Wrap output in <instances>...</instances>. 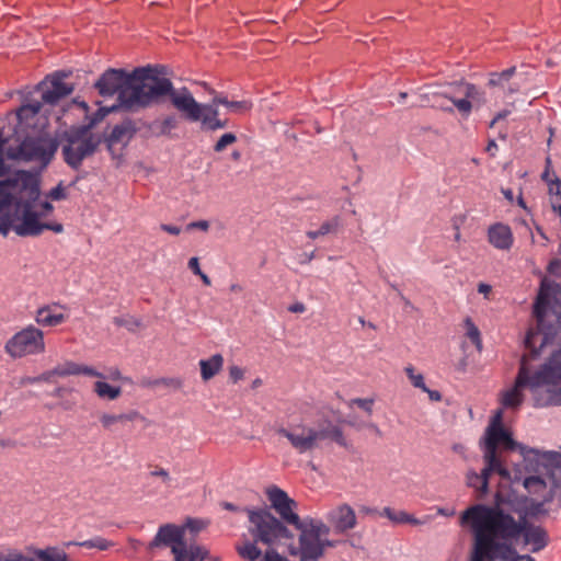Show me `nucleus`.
<instances>
[{
    "instance_id": "0e129e2a",
    "label": "nucleus",
    "mask_w": 561,
    "mask_h": 561,
    "mask_svg": "<svg viewBox=\"0 0 561 561\" xmlns=\"http://www.w3.org/2000/svg\"><path fill=\"white\" fill-rule=\"evenodd\" d=\"M110 378L112 380H126V381H129V378L123 377L121 371L117 368L111 370Z\"/></svg>"
},
{
    "instance_id": "4468645a",
    "label": "nucleus",
    "mask_w": 561,
    "mask_h": 561,
    "mask_svg": "<svg viewBox=\"0 0 561 561\" xmlns=\"http://www.w3.org/2000/svg\"><path fill=\"white\" fill-rule=\"evenodd\" d=\"M65 77L66 73L56 72L38 83L37 90L42 94L43 103L55 105L58 101L72 93L73 87L64 82Z\"/></svg>"
},
{
    "instance_id": "774afa93",
    "label": "nucleus",
    "mask_w": 561,
    "mask_h": 561,
    "mask_svg": "<svg viewBox=\"0 0 561 561\" xmlns=\"http://www.w3.org/2000/svg\"><path fill=\"white\" fill-rule=\"evenodd\" d=\"M288 310L290 312H299V313H301V312L305 311V305L301 304V302H297V304H294V305L289 306Z\"/></svg>"
},
{
    "instance_id": "dca6fc26",
    "label": "nucleus",
    "mask_w": 561,
    "mask_h": 561,
    "mask_svg": "<svg viewBox=\"0 0 561 561\" xmlns=\"http://www.w3.org/2000/svg\"><path fill=\"white\" fill-rule=\"evenodd\" d=\"M184 528L174 524H164L159 527L153 539L148 543L147 549L152 551L156 548L161 546L170 547H179L185 542L184 539Z\"/></svg>"
},
{
    "instance_id": "473e14b6",
    "label": "nucleus",
    "mask_w": 561,
    "mask_h": 561,
    "mask_svg": "<svg viewBox=\"0 0 561 561\" xmlns=\"http://www.w3.org/2000/svg\"><path fill=\"white\" fill-rule=\"evenodd\" d=\"M463 322H465V327L467 329V333H466L467 336L470 339V341L477 347V350L479 352H481L482 351V339H481L480 330L478 329V327L474 324V322L472 321V319L470 317H467Z\"/></svg>"
},
{
    "instance_id": "c9c22d12",
    "label": "nucleus",
    "mask_w": 561,
    "mask_h": 561,
    "mask_svg": "<svg viewBox=\"0 0 561 561\" xmlns=\"http://www.w3.org/2000/svg\"><path fill=\"white\" fill-rule=\"evenodd\" d=\"M238 553L240 557L250 561H255L262 554V551L256 547L254 542H247L242 547H238Z\"/></svg>"
},
{
    "instance_id": "cd10ccee",
    "label": "nucleus",
    "mask_w": 561,
    "mask_h": 561,
    "mask_svg": "<svg viewBox=\"0 0 561 561\" xmlns=\"http://www.w3.org/2000/svg\"><path fill=\"white\" fill-rule=\"evenodd\" d=\"M36 561H71L64 549L47 547L45 549H33Z\"/></svg>"
},
{
    "instance_id": "c03bdc74",
    "label": "nucleus",
    "mask_w": 561,
    "mask_h": 561,
    "mask_svg": "<svg viewBox=\"0 0 561 561\" xmlns=\"http://www.w3.org/2000/svg\"><path fill=\"white\" fill-rule=\"evenodd\" d=\"M353 403L356 404L357 407H359L360 409L365 410L369 414L373 411V404H374V400L373 399H360V398H357V399L353 400Z\"/></svg>"
},
{
    "instance_id": "5fc2aeb1",
    "label": "nucleus",
    "mask_w": 561,
    "mask_h": 561,
    "mask_svg": "<svg viewBox=\"0 0 561 561\" xmlns=\"http://www.w3.org/2000/svg\"><path fill=\"white\" fill-rule=\"evenodd\" d=\"M506 561H536V559L529 554H517L515 551V553L510 556Z\"/></svg>"
},
{
    "instance_id": "ea45409f",
    "label": "nucleus",
    "mask_w": 561,
    "mask_h": 561,
    "mask_svg": "<svg viewBox=\"0 0 561 561\" xmlns=\"http://www.w3.org/2000/svg\"><path fill=\"white\" fill-rule=\"evenodd\" d=\"M306 529L310 533H313V531L317 533L319 539L321 538V536H327L330 533L329 526H327L325 524H323L320 520L319 522L311 520L309 526L306 527Z\"/></svg>"
},
{
    "instance_id": "f03ea898",
    "label": "nucleus",
    "mask_w": 561,
    "mask_h": 561,
    "mask_svg": "<svg viewBox=\"0 0 561 561\" xmlns=\"http://www.w3.org/2000/svg\"><path fill=\"white\" fill-rule=\"evenodd\" d=\"M41 180L30 171H18L0 181V233L13 230L20 237H37L44 230L61 233L60 222H42L41 218L53 213L54 206L41 198Z\"/></svg>"
},
{
    "instance_id": "052dcab7",
    "label": "nucleus",
    "mask_w": 561,
    "mask_h": 561,
    "mask_svg": "<svg viewBox=\"0 0 561 561\" xmlns=\"http://www.w3.org/2000/svg\"><path fill=\"white\" fill-rule=\"evenodd\" d=\"M9 168L4 160V151H0V178L7 175Z\"/></svg>"
},
{
    "instance_id": "603ef678",
    "label": "nucleus",
    "mask_w": 561,
    "mask_h": 561,
    "mask_svg": "<svg viewBox=\"0 0 561 561\" xmlns=\"http://www.w3.org/2000/svg\"><path fill=\"white\" fill-rule=\"evenodd\" d=\"M138 417H140V414L138 411H130L128 413L117 414V419L119 422L134 421Z\"/></svg>"
},
{
    "instance_id": "4c0bfd02",
    "label": "nucleus",
    "mask_w": 561,
    "mask_h": 561,
    "mask_svg": "<svg viewBox=\"0 0 561 561\" xmlns=\"http://www.w3.org/2000/svg\"><path fill=\"white\" fill-rule=\"evenodd\" d=\"M237 141V136L233 133H226L214 145L215 152H222L228 146Z\"/></svg>"
},
{
    "instance_id": "09e8293b",
    "label": "nucleus",
    "mask_w": 561,
    "mask_h": 561,
    "mask_svg": "<svg viewBox=\"0 0 561 561\" xmlns=\"http://www.w3.org/2000/svg\"><path fill=\"white\" fill-rule=\"evenodd\" d=\"M176 126V119L174 116H167L162 123H161V130L162 133L170 131L171 129L175 128Z\"/></svg>"
},
{
    "instance_id": "13d9d810",
    "label": "nucleus",
    "mask_w": 561,
    "mask_h": 561,
    "mask_svg": "<svg viewBox=\"0 0 561 561\" xmlns=\"http://www.w3.org/2000/svg\"><path fill=\"white\" fill-rule=\"evenodd\" d=\"M150 474L152 477H160V478H162L164 482H168L170 480L169 472L165 469H163V468H159L157 470H153V471L150 472Z\"/></svg>"
},
{
    "instance_id": "6e6552de",
    "label": "nucleus",
    "mask_w": 561,
    "mask_h": 561,
    "mask_svg": "<svg viewBox=\"0 0 561 561\" xmlns=\"http://www.w3.org/2000/svg\"><path fill=\"white\" fill-rule=\"evenodd\" d=\"M173 106L190 122H201L206 131H215L228 127V119L218 117V108L211 103H198L187 88H182V94L175 95Z\"/></svg>"
},
{
    "instance_id": "c85d7f7f",
    "label": "nucleus",
    "mask_w": 561,
    "mask_h": 561,
    "mask_svg": "<svg viewBox=\"0 0 561 561\" xmlns=\"http://www.w3.org/2000/svg\"><path fill=\"white\" fill-rule=\"evenodd\" d=\"M492 472H496V469L488 470V462H485V467L483 468L481 474H478L473 471L468 473V485L471 488H476L483 494L486 493L489 485V477Z\"/></svg>"
},
{
    "instance_id": "69168bd1",
    "label": "nucleus",
    "mask_w": 561,
    "mask_h": 561,
    "mask_svg": "<svg viewBox=\"0 0 561 561\" xmlns=\"http://www.w3.org/2000/svg\"><path fill=\"white\" fill-rule=\"evenodd\" d=\"M221 507L224 510H227V511H231V512H240V511H243L244 512V508L241 510L240 507H238L237 505H234L233 503H230V502H221Z\"/></svg>"
},
{
    "instance_id": "423d86ee",
    "label": "nucleus",
    "mask_w": 561,
    "mask_h": 561,
    "mask_svg": "<svg viewBox=\"0 0 561 561\" xmlns=\"http://www.w3.org/2000/svg\"><path fill=\"white\" fill-rule=\"evenodd\" d=\"M276 433L287 438L298 454H306L318 448L320 442L324 439H331L343 447L347 445L343 430L330 421L327 422L325 426H320L319 428L306 424H297L290 428L279 427L276 430Z\"/></svg>"
},
{
    "instance_id": "f704fd0d",
    "label": "nucleus",
    "mask_w": 561,
    "mask_h": 561,
    "mask_svg": "<svg viewBox=\"0 0 561 561\" xmlns=\"http://www.w3.org/2000/svg\"><path fill=\"white\" fill-rule=\"evenodd\" d=\"M516 68L511 67L500 72H492L489 79V85L497 87L503 85L504 82L508 81L515 73Z\"/></svg>"
},
{
    "instance_id": "4be33fe9",
    "label": "nucleus",
    "mask_w": 561,
    "mask_h": 561,
    "mask_svg": "<svg viewBox=\"0 0 561 561\" xmlns=\"http://www.w3.org/2000/svg\"><path fill=\"white\" fill-rule=\"evenodd\" d=\"M54 373L58 377L84 375L89 377L104 378V375L94 369L93 367L78 364L71 360H68L61 365L56 366L54 368Z\"/></svg>"
},
{
    "instance_id": "58836bf2",
    "label": "nucleus",
    "mask_w": 561,
    "mask_h": 561,
    "mask_svg": "<svg viewBox=\"0 0 561 561\" xmlns=\"http://www.w3.org/2000/svg\"><path fill=\"white\" fill-rule=\"evenodd\" d=\"M67 198L66 188L62 185V182H59L57 186L53 187L47 194L46 199L51 201H62Z\"/></svg>"
},
{
    "instance_id": "9b49d317",
    "label": "nucleus",
    "mask_w": 561,
    "mask_h": 561,
    "mask_svg": "<svg viewBox=\"0 0 561 561\" xmlns=\"http://www.w3.org/2000/svg\"><path fill=\"white\" fill-rule=\"evenodd\" d=\"M59 141L47 133H39L35 136H25L20 142L16 151V159L31 162L46 169L55 157Z\"/></svg>"
},
{
    "instance_id": "5701e85b",
    "label": "nucleus",
    "mask_w": 561,
    "mask_h": 561,
    "mask_svg": "<svg viewBox=\"0 0 561 561\" xmlns=\"http://www.w3.org/2000/svg\"><path fill=\"white\" fill-rule=\"evenodd\" d=\"M171 552L174 561H204L208 556V551L205 548L201 546H191L188 548L186 542L179 547H172Z\"/></svg>"
},
{
    "instance_id": "c756f323",
    "label": "nucleus",
    "mask_w": 561,
    "mask_h": 561,
    "mask_svg": "<svg viewBox=\"0 0 561 561\" xmlns=\"http://www.w3.org/2000/svg\"><path fill=\"white\" fill-rule=\"evenodd\" d=\"M382 516H386L391 522L396 524H412V525H420L421 522L415 518L413 515L408 514L403 511H394L390 507H385L381 513Z\"/></svg>"
},
{
    "instance_id": "a211bd4d",
    "label": "nucleus",
    "mask_w": 561,
    "mask_h": 561,
    "mask_svg": "<svg viewBox=\"0 0 561 561\" xmlns=\"http://www.w3.org/2000/svg\"><path fill=\"white\" fill-rule=\"evenodd\" d=\"M459 92L463 94V98H454V96H447L453 104L456 106V108L465 116L468 117L472 111V104L474 102L481 103L484 100L483 92L480 91V89L469 82H461L458 84Z\"/></svg>"
},
{
    "instance_id": "bf43d9fd",
    "label": "nucleus",
    "mask_w": 561,
    "mask_h": 561,
    "mask_svg": "<svg viewBox=\"0 0 561 561\" xmlns=\"http://www.w3.org/2000/svg\"><path fill=\"white\" fill-rule=\"evenodd\" d=\"M510 115V111L508 110H503L501 112H499L494 117L493 119L491 121L490 123V127H493L501 119H504L505 117H507Z\"/></svg>"
},
{
    "instance_id": "72a5a7b5",
    "label": "nucleus",
    "mask_w": 561,
    "mask_h": 561,
    "mask_svg": "<svg viewBox=\"0 0 561 561\" xmlns=\"http://www.w3.org/2000/svg\"><path fill=\"white\" fill-rule=\"evenodd\" d=\"M70 545H75V542L67 543V546H70ZM76 545H78L80 547L89 548V549L95 548L100 551L107 550L113 546V543L110 540H107L103 537H100V536H96L89 540H84L82 542H76Z\"/></svg>"
},
{
    "instance_id": "39448f33",
    "label": "nucleus",
    "mask_w": 561,
    "mask_h": 561,
    "mask_svg": "<svg viewBox=\"0 0 561 561\" xmlns=\"http://www.w3.org/2000/svg\"><path fill=\"white\" fill-rule=\"evenodd\" d=\"M76 104L84 112L89 122L81 126H73L64 133L61 138V157L70 169L79 171L83 161L92 157L100 145V139L90 133V129L103 121L116 106L99 107L92 116L89 117L88 104L84 101H76Z\"/></svg>"
},
{
    "instance_id": "4d7b16f0",
    "label": "nucleus",
    "mask_w": 561,
    "mask_h": 561,
    "mask_svg": "<svg viewBox=\"0 0 561 561\" xmlns=\"http://www.w3.org/2000/svg\"><path fill=\"white\" fill-rule=\"evenodd\" d=\"M161 230L170 233V234H173V236H178L180 234L181 232V228L178 227V226H173V225H168V224H162L161 225Z\"/></svg>"
},
{
    "instance_id": "1a4fd4ad",
    "label": "nucleus",
    "mask_w": 561,
    "mask_h": 561,
    "mask_svg": "<svg viewBox=\"0 0 561 561\" xmlns=\"http://www.w3.org/2000/svg\"><path fill=\"white\" fill-rule=\"evenodd\" d=\"M499 446H502L507 450H515L516 448H519L524 457H527L529 454L537 453V450L533 448L527 449L525 446L516 443L511 433L503 426L488 427L484 437L480 440V447L483 451L484 461L488 462V470L496 469V473L502 477H507L508 471L497 457L496 449Z\"/></svg>"
},
{
    "instance_id": "20e7f679",
    "label": "nucleus",
    "mask_w": 561,
    "mask_h": 561,
    "mask_svg": "<svg viewBox=\"0 0 561 561\" xmlns=\"http://www.w3.org/2000/svg\"><path fill=\"white\" fill-rule=\"evenodd\" d=\"M127 79L118 104L126 110L148 106L163 96L173 104L174 96L182 94V89L175 90L170 79L158 77L150 66L135 68Z\"/></svg>"
},
{
    "instance_id": "2f4dec72",
    "label": "nucleus",
    "mask_w": 561,
    "mask_h": 561,
    "mask_svg": "<svg viewBox=\"0 0 561 561\" xmlns=\"http://www.w3.org/2000/svg\"><path fill=\"white\" fill-rule=\"evenodd\" d=\"M42 108V102L35 101L32 103L23 104L16 111V117L19 123L22 124L27 122L30 118H34Z\"/></svg>"
},
{
    "instance_id": "f3484780",
    "label": "nucleus",
    "mask_w": 561,
    "mask_h": 561,
    "mask_svg": "<svg viewBox=\"0 0 561 561\" xmlns=\"http://www.w3.org/2000/svg\"><path fill=\"white\" fill-rule=\"evenodd\" d=\"M131 122H123L113 127L106 138V147L113 158H119L122 150L128 145L135 134Z\"/></svg>"
},
{
    "instance_id": "79ce46f5",
    "label": "nucleus",
    "mask_w": 561,
    "mask_h": 561,
    "mask_svg": "<svg viewBox=\"0 0 561 561\" xmlns=\"http://www.w3.org/2000/svg\"><path fill=\"white\" fill-rule=\"evenodd\" d=\"M114 323L117 327H126L130 331L134 330L133 327H140V324H141L140 320H138V319H133V321L129 322V321H127V320H125L123 318H119V317L114 318Z\"/></svg>"
},
{
    "instance_id": "b1692460",
    "label": "nucleus",
    "mask_w": 561,
    "mask_h": 561,
    "mask_svg": "<svg viewBox=\"0 0 561 561\" xmlns=\"http://www.w3.org/2000/svg\"><path fill=\"white\" fill-rule=\"evenodd\" d=\"M66 317L56 312L51 306H44L37 309L35 321L42 327H57L65 322Z\"/></svg>"
},
{
    "instance_id": "f8f14e48",
    "label": "nucleus",
    "mask_w": 561,
    "mask_h": 561,
    "mask_svg": "<svg viewBox=\"0 0 561 561\" xmlns=\"http://www.w3.org/2000/svg\"><path fill=\"white\" fill-rule=\"evenodd\" d=\"M4 350L12 358L42 354L45 351L44 333L34 325H27L10 337Z\"/></svg>"
},
{
    "instance_id": "7c9ffc66",
    "label": "nucleus",
    "mask_w": 561,
    "mask_h": 561,
    "mask_svg": "<svg viewBox=\"0 0 561 561\" xmlns=\"http://www.w3.org/2000/svg\"><path fill=\"white\" fill-rule=\"evenodd\" d=\"M94 392L101 399L115 400L121 396L122 389L121 387H114L105 381L99 380L94 383Z\"/></svg>"
},
{
    "instance_id": "8fccbe9b",
    "label": "nucleus",
    "mask_w": 561,
    "mask_h": 561,
    "mask_svg": "<svg viewBox=\"0 0 561 561\" xmlns=\"http://www.w3.org/2000/svg\"><path fill=\"white\" fill-rule=\"evenodd\" d=\"M264 561H288L285 557L280 556L276 550H266Z\"/></svg>"
},
{
    "instance_id": "a878e982",
    "label": "nucleus",
    "mask_w": 561,
    "mask_h": 561,
    "mask_svg": "<svg viewBox=\"0 0 561 561\" xmlns=\"http://www.w3.org/2000/svg\"><path fill=\"white\" fill-rule=\"evenodd\" d=\"M210 103L217 108L219 105H224L233 113H245L252 108V103L249 101H229L228 98L222 94H216Z\"/></svg>"
},
{
    "instance_id": "2eb2a0df",
    "label": "nucleus",
    "mask_w": 561,
    "mask_h": 561,
    "mask_svg": "<svg viewBox=\"0 0 561 561\" xmlns=\"http://www.w3.org/2000/svg\"><path fill=\"white\" fill-rule=\"evenodd\" d=\"M129 72L124 69H107L94 83L99 93L104 96H113L117 94L118 102L121 101L122 91L127 82Z\"/></svg>"
},
{
    "instance_id": "6ab92c4d",
    "label": "nucleus",
    "mask_w": 561,
    "mask_h": 561,
    "mask_svg": "<svg viewBox=\"0 0 561 561\" xmlns=\"http://www.w3.org/2000/svg\"><path fill=\"white\" fill-rule=\"evenodd\" d=\"M299 530L300 560L317 561L323 554L324 545L318 538L317 533L308 531L304 524Z\"/></svg>"
},
{
    "instance_id": "680f3d73",
    "label": "nucleus",
    "mask_w": 561,
    "mask_h": 561,
    "mask_svg": "<svg viewBox=\"0 0 561 561\" xmlns=\"http://www.w3.org/2000/svg\"><path fill=\"white\" fill-rule=\"evenodd\" d=\"M497 144L495 142L494 139H490L488 145H486V148H485V151L491 156V157H494L496 151H497Z\"/></svg>"
},
{
    "instance_id": "338daca9",
    "label": "nucleus",
    "mask_w": 561,
    "mask_h": 561,
    "mask_svg": "<svg viewBox=\"0 0 561 561\" xmlns=\"http://www.w3.org/2000/svg\"><path fill=\"white\" fill-rule=\"evenodd\" d=\"M491 289H492V287H491V285H489V284L480 283V284L478 285V291H479L480 294H483L484 296H486V295L491 291Z\"/></svg>"
},
{
    "instance_id": "aec40b11",
    "label": "nucleus",
    "mask_w": 561,
    "mask_h": 561,
    "mask_svg": "<svg viewBox=\"0 0 561 561\" xmlns=\"http://www.w3.org/2000/svg\"><path fill=\"white\" fill-rule=\"evenodd\" d=\"M327 520L336 534H344L356 526L355 512L347 504H342L331 510L327 515Z\"/></svg>"
},
{
    "instance_id": "0eeeda50",
    "label": "nucleus",
    "mask_w": 561,
    "mask_h": 561,
    "mask_svg": "<svg viewBox=\"0 0 561 561\" xmlns=\"http://www.w3.org/2000/svg\"><path fill=\"white\" fill-rule=\"evenodd\" d=\"M553 286L546 279L541 280L540 287L533 306V314L536 319V328H530L525 337V346L529 350L533 358L540 354L541 348L547 345L556 333L552 323L546 322V317L551 309V295Z\"/></svg>"
},
{
    "instance_id": "6e6d98bb",
    "label": "nucleus",
    "mask_w": 561,
    "mask_h": 561,
    "mask_svg": "<svg viewBox=\"0 0 561 561\" xmlns=\"http://www.w3.org/2000/svg\"><path fill=\"white\" fill-rule=\"evenodd\" d=\"M188 267L195 275L201 274V272H203L199 267L198 257L196 256L190 259Z\"/></svg>"
},
{
    "instance_id": "ddd939ff",
    "label": "nucleus",
    "mask_w": 561,
    "mask_h": 561,
    "mask_svg": "<svg viewBox=\"0 0 561 561\" xmlns=\"http://www.w3.org/2000/svg\"><path fill=\"white\" fill-rule=\"evenodd\" d=\"M267 497L272 507L279 514L283 522L293 525L296 529H301L302 522L298 514L294 512L297 504L285 491L277 486H273L267 490Z\"/></svg>"
},
{
    "instance_id": "864d4df0",
    "label": "nucleus",
    "mask_w": 561,
    "mask_h": 561,
    "mask_svg": "<svg viewBox=\"0 0 561 561\" xmlns=\"http://www.w3.org/2000/svg\"><path fill=\"white\" fill-rule=\"evenodd\" d=\"M422 391L426 392L428 394V398L431 401L439 402L442 400V393L438 390H432L427 387L423 389Z\"/></svg>"
},
{
    "instance_id": "37998d69",
    "label": "nucleus",
    "mask_w": 561,
    "mask_h": 561,
    "mask_svg": "<svg viewBox=\"0 0 561 561\" xmlns=\"http://www.w3.org/2000/svg\"><path fill=\"white\" fill-rule=\"evenodd\" d=\"M244 376V370L239 366H230L229 367V378L230 380L236 383L239 380H241Z\"/></svg>"
},
{
    "instance_id": "e2e57ef3",
    "label": "nucleus",
    "mask_w": 561,
    "mask_h": 561,
    "mask_svg": "<svg viewBox=\"0 0 561 561\" xmlns=\"http://www.w3.org/2000/svg\"><path fill=\"white\" fill-rule=\"evenodd\" d=\"M140 386L145 387V388H152V387L160 386L159 378H157V379H144V380H141Z\"/></svg>"
},
{
    "instance_id": "f257e3e1",
    "label": "nucleus",
    "mask_w": 561,
    "mask_h": 561,
    "mask_svg": "<svg viewBox=\"0 0 561 561\" xmlns=\"http://www.w3.org/2000/svg\"><path fill=\"white\" fill-rule=\"evenodd\" d=\"M461 523L469 524L473 534L469 561L507 560L515 553L514 543L520 537L535 553L549 543L548 533L542 526L528 523L525 516L515 519L499 506L472 505L462 513Z\"/></svg>"
},
{
    "instance_id": "a19ab883",
    "label": "nucleus",
    "mask_w": 561,
    "mask_h": 561,
    "mask_svg": "<svg viewBox=\"0 0 561 561\" xmlns=\"http://www.w3.org/2000/svg\"><path fill=\"white\" fill-rule=\"evenodd\" d=\"M0 561H36V559L25 556L18 550L9 551L5 556L1 553Z\"/></svg>"
},
{
    "instance_id": "e433bc0d",
    "label": "nucleus",
    "mask_w": 561,
    "mask_h": 561,
    "mask_svg": "<svg viewBox=\"0 0 561 561\" xmlns=\"http://www.w3.org/2000/svg\"><path fill=\"white\" fill-rule=\"evenodd\" d=\"M404 371L411 381L412 386L419 388L421 390L425 389L426 385L424 382V377L422 374H415V369L412 365H409L404 368Z\"/></svg>"
},
{
    "instance_id": "7ed1b4c3",
    "label": "nucleus",
    "mask_w": 561,
    "mask_h": 561,
    "mask_svg": "<svg viewBox=\"0 0 561 561\" xmlns=\"http://www.w3.org/2000/svg\"><path fill=\"white\" fill-rule=\"evenodd\" d=\"M524 355L514 385L501 393L500 403L503 409H518L524 402L522 390L528 388L535 396L537 408L561 403V364L547 363L531 373Z\"/></svg>"
},
{
    "instance_id": "de8ad7c7",
    "label": "nucleus",
    "mask_w": 561,
    "mask_h": 561,
    "mask_svg": "<svg viewBox=\"0 0 561 561\" xmlns=\"http://www.w3.org/2000/svg\"><path fill=\"white\" fill-rule=\"evenodd\" d=\"M199 229L203 231H207L209 229V222L207 220H197L192 221L186 226V230Z\"/></svg>"
},
{
    "instance_id": "412c9836",
    "label": "nucleus",
    "mask_w": 561,
    "mask_h": 561,
    "mask_svg": "<svg viewBox=\"0 0 561 561\" xmlns=\"http://www.w3.org/2000/svg\"><path fill=\"white\" fill-rule=\"evenodd\" d=\"M488 240L499 250H510L514 242L510 226L502 222H496L489 227Z\"/></svg>"
},
{
    "instance_id": "3c124183",
    "label": "nucleus",
    "mask_w": 561,
    "mask_h": 561,
    "mask_svg": "<svg viewBox=\"0 0 561 561\" xmlns=\"http://www.w3.org/2000/svg\"><path fill=\"white\" fill-rule=\"evenodd\" d=\"M503 421V409L494 411L491 423L488 427H501Z\"/></svg>"
},
{
    "instance_id": "9d476101",
    "label": "nucleus",
    "mask_w": 561,
    "mask_h": 561,
    "mask_svg": "<svg viewBox=\"0 0 561 561\" xmlns=\"http://www.w3.org/2000/svg\"><path fill=\"white\" fill-rule=\"evenodd\" d=\"M251 526L249 531L255 542L265 545H274L282 539L293 538V534L277 519L267 508H250L245 507Z\"/></svg>"
},
{
    "instance_id": "a18cd8bd",
    "label": "nucleus",
    "mask_w": 561,
    "mask_h": 561,
    "mask_svg": "<svg viewBox=\"0 0 561 561\" xmlns=\"http://www.w3.org/2000/svg\"><path fill=\"white\" fill-rule=\"evenodd\" d=\"M159 382L160 385L174 389H180L183 386V381L180 378H159Z\"/></svg>"
},
{
    "instance_id": "bb28decb",
    "label": "nucleus",
    "mask_w": 561,
    "mask_h": 561,
    "mask_svg": "<svg viewBox=\"0 0 561 561\" xmlns=\"http://www.w3.org/2000/svg\"><path fill=\"white\" fill-rule=\"evenodd\" d=\"M342 219L339 215L333 216L329 220H325L322 222L320 228L318 230H309L306 232L307 237L311 240H316L320 237L330 234V233H336L341 227Z\"/></svg>"
},
{
    "instance_id": "49530a36",
    "label": "nucleus",
    "mask_w": 561,
    "mask_h": 561,
    "mask_svg": "<svg viewBox=\"0 0 561 561\" xmlns=\"http://www.w3.org/2000/svg\"><path fill=\"white\" fill-rule=\"evenodd\" d=\"M100 421H101L103 427H105V428H110L112 425L119 422L117 419V414H107V413H104L100 417Z\"/></svg>"
},
{
    "instance_id": "393cba45",
    "label": "nucleus",
    "mask_w": 561,
    "mask_h": 561,
    "mask_svg": "<svg viewBox=\"0 0 561 561\" xmlns=\"http://www.w3.org/2000/svg\"><path fill=\"white\" fill-rule=\"evenodd\" d=\"M224 357L220 354H214L208 359H201V375L203 380L207 381L216 376L222 368Z\"/></svg>"
}]
</instances>
